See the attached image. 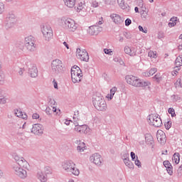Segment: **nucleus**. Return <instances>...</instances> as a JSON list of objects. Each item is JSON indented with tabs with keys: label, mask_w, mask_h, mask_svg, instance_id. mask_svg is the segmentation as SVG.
I'll return each mask as SVG.
<instances>
[{
	"label": "nucleus",
	"mask_w": 182,
	"mask_h": 182,
	"mask_svg": "<svg viewBox=\"0 0 182 182\" xmlns=\"http://www.w3.org/2000/svg\"><path fill=\"white\" fill-rule=\"evenodd\" d=\"M124 163L125 166H127V167H128L129 168H131V169L134 168V164H133V162H132V161H130L129 159H125L124 161Z\"/></svg>",
	"instance_id": "obj_30"
},
{
	"label": "nucleus",
	"mask_w": 182,
	"mask_h": 182,
	"mask_svg": "<svg viewBox=\"0 0 182 182\" xmlns=\"http://www.w3.org/2000/svg\"><path fill=\"white\" fill-rule=\"evenodd\" d=\"M90 161L91 163H94L96 166H102V162L103 161V159L102 158V156L99 154H93L90 157Z\"/></svg>",
	"instance_id": "obj_12"
},
{
	"label": "nucleus",
	"mask_w": 182,
	"mask_h": 182,
	"mask_svg": "<svg viewBox=\"0 0 182 182\" xmlns=\"http://www.w3.org/2000/svg\"><path fill=\"white\" fill-rule=\"evenodd\" d=\"M31 43H35V37L29 36L25 38V45H29Z\"/></svg>",
	"instance_id": "obj_25"
},
{
	"label": "nucleus",
	"mask_w": 182,
	"mask_h": 182,
	"mask_svg": "<svg viewBox=\"0 0 182 182\" xmlns=\"http://www.w3.org/2000/svg\"><path fill=\"white\" fill-rule=\"evenodd\" d=\"M51 69L54 75H59L63 72V64L59 59L53 60L51 63Z\"/></svg>",
	"instance_id": "obj_6"
},
{
	"label": "nucleus",
	"mask_w": 182,
	"mask_h": 182,
	"mask_svg": "<svg viewBox=\"0 0 182 182\" xmlns=\"http://www.w3.org/2000/svg\"><path fill=\"white\" fill-rule=\"evenodd\" d=\"M23 72H25V70H23V68H19L18 75H20V76H22L23 75Z\"/></svg>",
	"instance_id": "obj_58"
},
{
	"label": "nucleus",
	"mask_w": 182,
	"mask_h": 182,
	"mask_svg": "<svg viewBox=\"0 0 182 182\" xmlns=\"http://www.w3.org/2000/svg\"><path fill=\"white\" fill-rule=\"evenodd\" d=\"M129 153H127V151H125L121 153V158L122 159L123 161L129 159Z\"/></svg>",
	"instance_id": "obj_33"
},
{
	"label": "nucleus",
	"mask_w": 182,
	"mask_h": 182,
	"mask_svg": "<svg viewBox=\"0 0 182 182\" xmlns=\"http://www.w3.org/2000/svg\"><path fill=\"white\" fill-rule=\"evenodd\" d=\"M116 92H117V87H114L110 90L109 100H112V99H113V96H114Z\"/></svg>",
	"instance_id": "obj_35"
},
{
	"label": "nucleus",
	"mask_w": 182,
	"mask_h": 182,
	"mask_svg": "<svg viewBox=\"0 0 182 182\" xmlns=\"http://www.w3.org/2000/svg\"><path fill=\"white\" fill-rule=\"evenodd\" d=\"M176 25H177V23L176 22H169L168 23V26L169 28H173V26H176Z\"/></svg>",
	"instance_id": "obj_56"
},
{
	"label": "nucleus",
	"mask_w": 182,
	"mask_h": 182,
	"mask_svg": "<svg viewBox=\"0 0 182 182\" xmlns=\"http://www.w3.org/2000/svg\"><path fill=\"white\" fill-rule=\"evenodd\" d=\"M7 23H6V29L12 28L15 23H16V17L14 14H9L6 18Z\"/></svg>",
	"instance_id": "obj_10"
},
{
	"label": "nucleus",
	"mask_w": 182,
	"mask_h": 182,
	"mask_svg": "<svg viewBox=\"0 0 182 182\" xmlns=\"http://www.w3.org/2000/svg\"><path fill=\"white\" fill-rule=\"evenodd\" d=\"M16 176L20 177V178H26V176H28L26 171L25 169H22L19 172H17Z\"/></svg>",
	"instance_id": "obj_28"
},
{
	"label": "nucleus",
	"mask_w": 182,
	"mask_h": 182,
	"mask_svg": "<svg viewBox=\"0 0 182 182\" xmlns=\"http://www.w3.org/2000/svg\"><path fill=\"white\" fill-rule=\"evenodd\" d=\"M31 133H33V134H37L38 136H39V134H42V133H43V126H42L41 124H33Z\"/></svg>",
	"instance_id": "obj_14"
},
{
	"label": "nucleus",
	"mask_w": 182,
	"mask_h": 182,
	"mask_svg": "<svg viewBox=\"0 0 182 182\" xmlns=\"http://www.w3.org/2000/svg\"><path fill=\"white\" fill-rule=\"evenodd\" d=\"M44 174L46 176H48V174H51L52 173V168L49 166H46L44 168Z\"/></svg>",
	"instance_id": "obj_38"
},
{
	"label": "nucleus",
	"mask_w": 182,
	"mask_h": 182,
	"mask_svg": "<svg viewBox=\"0 0 182 182\" xmlns=\"http://www.w3.org/2000/svg\"><path fill=\"white\" fill-rule=\"evenodd\" d=\"M141 18H144V19H146V18H147V13H146L144 10H142L141 11Z\"/></svg>",
	"instance_id": "obj_48"
},
{
	"label": "nucleus",
	"mask_w": 182,
	"mask_h": 182,
	"mask_svg": "<svg viewBox=\"0 0 182 182\" xmlns=\"http://www.w3.org/2000/svg\"><path fill=\"white\" fill-rule=\"evenodd\" d=\"M37 178L40 180L41 182H47L48 181V176L45 174V173L42 171H38L37 172Z\"/></svg>",
	"instance_id": "obj_21"
},
{
	"label": "nucleus",
	"mask_w": 182,
	"mask_h": 182,
	"mask_svg": "<svg viewBox=\"0 0 182 182\" xmlns=\"http://www.w3.org/2000/svg\"><path fill=\"white\" fill-rule=\"evenodd\" d=\"M63 2L68 8H74L76 5V0H63Z\"/></svg>",
	"instance_id": "obj_23"
},
{
	"label": "nucleus",
	"mask_w": 182,
	"mask_h": 182,
	"mask_svg": "<svg viewBox=\"0 0 182 182\" xmlns=\"http://www.w3.org/2000/svg\"><path fill=\"white\" fill-rule=\"evenodd\" d=\"M153 79L154 80H156V82H157L158 83H160V82H161V75L160 73H156Z\"/></svg>",
	"instance_id": "obj_36"
},
{
	"label": "nucleus",
	"mask_w": 182,
	"mask_h": 182,
	"mask_svg": "<svg viewBox=\"0 0 182 182\" xmlns=\"http://www.w3.org/2000/svg\"><path fill=\"white\" fill-rule=\"evenodd\" d=\"M131 159L132 161H134V160H136V154H134V152L133 151L131 152Z\"/></svg>",
	"instance_id": "obj_55"
},
{
	"label": "nucleus",
	"mask_w": 182,
	"mask_h": 182,
	"mask_svg": "<svg viewBox=\"0 0 182 182\" xmlns=\"http://www.w3.org/2000/svg\"><path fill=\"white\" fill-rule=\"evenodd\" d=\"M172 160L176 164H178L180 163V154L178 152L175 153L172 156Z\"/></svg>",
	"instance_id": "obj_29"
},
{
	"label": "nucleus",
	"mask_w": 182,
	"mask_h": 182,
	"mask_svg": "<svg viewBox=\"0 0 182 182\" xmlns=\"http://www.w3.org/2000/svg\"><path fill=\"white\" fill-rule=\"evenodd\" d=\"M22 167H23V166H21L19 165H15L13 168L14 170L15 174H18V173H19V171H21V170L23 169Z\"/></svg>",
	"instance_id": "obj_37"
},
{
	"label": "nucleus",
	"mask_w": 182,
	"mask_h": 182,
	"mask_svg": "<svg viewBox=\"0 0 182 182\" xmlns=\"http://www.w3.org/2000/svg\"><path fill=\"white\" fill-rule=\"evenodd\" d=\"M171 98L173 100V102H178V100L181 99L180 96H178V95H171Z\"/></svg>",
	"instance_id": "obj_43"
},
{
	"label": "nucleus",
	"mask_w": 182,
	"mask_h": 182,
	"mask_svg": "<svg viewBox=\"0 0 182 182\" xmlns=\"http://www.w3.org/2000/svg\"><path fill=\"white\" fill-rule=\"evenodd\" d=\"M92 6H93V8H97L99 3L97 1H92Z\"/></svg>",
	"instance_id": "obj_53"
},
{
	"label": "nucleus",
	"mask_w": 182,
	"mask_h": 182,
	"mask_svg": "<svg viewBox=\"0 0 182 182\" xmlns=\"http://www.w3.org/2000/svg\"><path fill=\"white\" fill-rule=\"evenodd\" d=\"M171 22H176L177 23V21H178V18L177 17H172L170 19Z\"/></svg>",
	"instance_id": "obj_59"
},
{
	"label": "nucleus",
	"mask_w": 182,
	"mask_h": 182,
	"mask_svg": "<svg viewBox=\"0 0 182 182\" xmlns=\"http://www.w3.org/2000/svg\"><path fill=\"white\" fill-rule=\"evenodd\" d=\"M178 83V85L180 86V87H182V83H181V79H178L176 81V84Z\"/></svg>",
	"instance_id": "obj_62"
},
{
	"label": "nucleus",
	"mask_w": 182,
	"mask_h": 182,
	"mask_svg": "<svg viewBox=\"0 0 182 182\" xmlns=\"http://www.w3.org/2000/svg\"><path fill=\"white\" fill-rule=\"evenodd\" d=\"M56 110H57L56 107L51 106L50 107H48L46 109L45 112H46V114H50L52 113H56Z\"/></svg>",
	"instance_id": "obj_31"
},
{
	"label": "nucleus",
	"mask_w": 182,
	"mask_h": 182,
	"mask_svg": "<svg viewBox=\"0 0 182 182\" xmlns=\"http://www.w3.org/2000/svg\"><path fill=\"white\" fill-rule=\"evenodd\" d=\"M6 103V98L0 95V104L5 105Z\"/></svg>",
	"instance_id": "obj_45"
},
{
	"label": "nucleus",
	"mask_w": 182,
	"mask_h": 182,
	"mask_svg": "<svg viewBox=\"0 0 182 182\" xmlns=\"http://www.w3.org/2000/svg\"><path fill=\"white\" fill-rule=\"evenodd\" d=\"M25 46L28 50H30V52H33L36 48V45H35V43H33L31 44H25Z\"/></svg>",
	"instance_id": "obj_32"
},
{
	"label": "nucleus",
	"mask_w": 182,
	"mask_h": 182,
	"mask_svg": "<svg viewBox=\"0 0 182 182\" xmlns=\"http://www.w3.org/2000/svg\"><path fill=\"white\" fill-rule=\"evenodd\" d=\"M148 56L149 58H151V59H156V58H157V52L156 51H153V50H150L148 53Z\"/></svg>",
	"instance_id": "obj_34"
},
{
	"label": "nucleus",
	"mask_w": 182,
	"mask_h": 182,
	"mask_svg": "<svg viewBox=\"0 0 182 182\" xmlns=\"http://www.w3.org/2000/svg\"><path fill=\"white\" fill-rule=\"evenodd\" d=\"M103 31V28L99 26H91L89 27L87 32L89 35H91V36H95L96 35H99L100 32Z\"/></svg>",
	"instance_id": "obj_11"
},
{
	"label": "nucleus",
	"mask_w": 182,
	"mask_h": 182,
	"mask_svg": "<svg viewBox=\"0 0 182 182\" xmlns=\"http://www.w3.org/2000/svg\"><path fill=\"white\" fill-rule=\"evenodd\" d=\"M83 77V73H82V70L78 66H76L73 69H71V79L73 83H79L82 82Z\"/></svg>",
	"instance_id": "obj_5"
},
{
	"label": "nucleus",
	"mask_w": 182,
	"mask_h": 182,
	"mask_svg": "<svg viewBox=\"0 0 182 182\" xmlns=\"http://www.w3.org/2000/svg\"><path fill=\"white\" fill-rule=\"evenodd\" d=\"M117 3L122 9H126V6L124 5V0H117Z\"/></svg>",
	"instance_id": "obj_41"
},
{
	"label": "nucleus",
	"mask_w": 182,
	"mask_h": 182,
	"mask_svg": "<svg viewBox=\"0 0 182 182\" xmlns=\"http://www.w3.org/2000/svg\"><path fill=\"white\" fill-rule=\"evenodd\" d=\"M74 117H73V119H75V120H76V119H77V116H79V111H75L74 112Z\"/></svg>",
	"instance_id": "obj_61"
},
{
	"label": "nucleus",
	"mask_w": 182,
	"mask_h": 182,
	"mask_svg": "<svg viewBox=\"0 0 182 182\" xmlns=\"http://www.w3.org/2000/svg\"><path fill=\"white\" fill-rule=\"evenodd\" d=\"M54 89H58V82L56 81H53Z\"/></svg>",
	"instance_id": "obj_63"
},
{
	"label": "nucleus",
	"mask_w": 182,
	"mask_h": 182,
	"mask_svg": "<svg viewBox=\"0 0 182 182\" xmlns=\"http://www.w3.org/2000/svg\"><path fill=\"white\" fill-rule=\"evenodd\" d=\"M175 63L176 65V68H178V66H182V59L181 57L176 58L175 60Z\"/></svg>",
	"instance_id": "obj_39"
},
{
	"label": "nucleus",
	"mask_w": 182,
	"mask_h": 182,
	"mask_svg": "<svg viewBox=\"0 0 182 182\" xmlns=\"http://www.w3.org/2000/svg\"><path fill=\"white\" fill-rule=\"evenodd\" d=\"M177 174H178V177H181V174H182V165H181L179 166V168H178Z\"/></svg>",
	"instance_id": "obj_46"
},
{
	"label": "nucleus",
	"mask_w": 182,
	"mask_h": 182,
	"mask_svg": "<svg viewBox=\"0 0 182 182\" xmlns=\"http://www.w3.org/2000/svg\"><path fill=\"white\" fill-rule=\"evenodd\" d=\"M132 25V20L130 18H127L125 20V26H130Z\"/></svg>",
	"instance_id": "obj_47"
},
{
	"label": "nucleus",
	"mask_w": 182,
	"mask_h": 182,
	"mask_svg": "<svg viewBox=\"0 0 182 182\" xmlns=\"http://www.w3.org/2000/svg\"><path fill=\"white\" fill-rule=\"evenodd\" d=\"M147 119L150 126H154V127H161V124H163L161 118L159 115L151 114L147 117Z\"/></svg>",
	"instance_id": "obj_8"
},
{
	"label": "nucleus",
	"mask_w": 182,
	"mask_h": 182,
	"mask_svg": "<svg viewBox=\"0 0 182 182\" xmlns=\"http://www.w3.org/2000/svg\"><path fill=\"white\" fill-rule=\"evenodd\" d=\"M145 140L148 146H151V149H154V140L153 139V136L151 135L150 134L146 135Z\"/></svg>",
	"instance_id": "obj_22"
},
{
	"label": "nucleus",
	"mask_w": 182,
	"mask_h": 182,
	"mask_svg": "<svg viewBox=\"0 0 182 182\" xmlns=\"http://www.w3.org/2000/svg\"><path fill=\"white\" fill-rule=\"evenodd\" d=\"M41 32L43 35V39L46 42H49L53 38V31L50 26L46 24L41 28Z\"/></svg>",
	"instance_id": "obj_7"
},
{
	"label": "nucleus",
	"mask_w": 182,
	"mask_h": 182,
	"mask_svg": "<svg viewBox=\"0 0 182 182\" xmlns=\"http://www.w3.org/2000/svg\"><path fill=\"white\" fill-rule=\"evenodd\" d=\"M58 23L61 28L66 29L70 32H75L77 29V24L75 22V20L68 18V17H61L58 20Z\"/></svg>",
	"instance_id": "obj_1"
},
{
	"label": "nucleus",
	"mask_w": 182,
	"mask_h": 182,
	"mask_svg": "<svg viewBox=\"0 0 182 182\" xmlns=\"http://www.w3.org/2000/svg\"><path fill=\"white\" fill-rule=\"evenodd\" d=\"M156 138L161 144H164L166 141H167V138L166 137V134L163 132V131H161V134H156Z\"/></svg>",
	"instance_id": "obj_19"
},
{
	"label": "nucleus",
	"mask_w": 182,
	"mask_h": 182,
	"mask_svg": "<svg viewBox=\"0 0 182 182\" xmlns=\"http://www.w3.org/2000/svg\"><path fill=\"white\" fill-rule=\"evenodd\" d=\"M28 73L31 77H37L38 68H36V65L33 64L30 68H28Z\"/></svg>",
	"instance_id": "obj_17"
},
{
	"label": "nucleus",
	"mask_w": 182,
	"mask_h": 182,
	"mask_svg": "<svg viewBox=\"0 0 182 182\" xmlns=\"http://www.w3.org/2000/svg\"><path fill=\"white\" fill-rule=\"evenodd\" d=\"M163 164L164 167H166V171L169 174V176H173V166L170 164V161H164L163 162Z\"/></svg>",
	"instance_id": "obj_20"
},
{
	"label": "nucleus",
	"mask_w": 182,
	"mask_h": 182,
	"mask_svg": "<svg viewBox=\"0 0 182 182\" xmlns=\"http://www.w3.org/2000/svg\"><path fill=\"white\" fill-rule=\"evenodd\" d=\"M168 113L171 115V117H176V110H174V108H168Z\"/></svg>",
	"instance_id": "obj_40"
},
{
	"label": "nucleus",
	"mask_w": 182,
	"mask_h": 182,
	"mask_svg": "<svg viewBox=\"0 0 182 182\" xmlns=\"http://www.w3.org/2000/svg\"><path fill=\"white\" fill-rule=\"evenodd\" d=\"M104 52L106 55H112V50L110 49L105 48Z\"/></svg>",
	"instance_id": "obj_52"
},
{
	"label": "nucleus",
	"mask_w": 182,
	"mask_h": 182,
	"mask_svg": "<svg viewBox=\"0 0 182 182\" xmlns=\"http://www.w3.org/2000/svg\"><path fill=\"white\" fill-rule=\"evenodd\" d=\"M124 52L129 56H136V48L134 47H129L128 46L124 47Z\"/></svg>",
	"instance_id": "obj_18"
},
{
	"label": "nucleus",
	"mask_w": 182,
	"mask_h": 182,
	"mask_svg": "<svg viewBox=\"0 0 182 182\" xmlns=\"http://www.w3.org/2000/svg\"><path fill=\"white\" fill-rule=\"evenodd\" d=\"M62 166L66 173H70L74 176H79V174H80V171H79L77 168H75L76 164H75V162L72 160L63 162Z\"/></svg>",
	"instance_id": "obj_4"
},
{
	"label": "nucleus",
	"mask_w": 182,
	"mask_h": 182,
	"mask_svg": "<svg viewBox=\"0 0 182 182\" xmlns=\"http://www.w3.org/2000/svg\"><path fill=\"white\" fill-rule=\"evenodd\" d=\"M32 117H33V119H39V114L34 113V114H33Z\"/></svg>",
	"instance_id": "obj_57"
},
{
	"label": "nucleus",
	"mask_w": 182,
	"mask_h": 182,
	"mask_svg": "<svg viewBox=\"0 0 182 182\" xmlns=\"http://www.w3.org/2000/svg\"><path fill=\"white\" fill-rule=\"evenodd\" d=\"M164 38V33L162 31L159 32L158 33V39H163Z\"/></svg>",
	"instance_id": "obj_50"
},
{
	"label": "nucleus",
	"mask_w": 182,
	"mask_h": 182,
	"mask_svg": "<svg viewBox=\"0 0 182 182\" xmlns=\"http://www.w3.org/2000/svg\"><path fill=\"white\" fill-rule=\"evenodd\" d=\"M156 72H157V68H151V70H149V71L145 72L144 76L149 77L150 76H152V75H154Z\"/></svg>",
	"instance_id": "obj_27"
},
{
	"label": "nucleus",
	"mask_w": 182,
	"mask_h": 182,
	"mask_svg": "<svg viewBox=\"0 0 182 182\" xmlns=\"http://www.w3.org/2000/svg\"><path fill=\"white\" fill-rule=\"evenodd\" d=\"M74 130L78 132V133L86 134H87V125H75Z\"/></svg>",
	"instance_id": "obj_16"
},
{
	"label": "nucleus",
	"mask_w": 182,
	"mask_h": 182,
	"mask_svg": "<svg viewBox=\"0 0 182 182\" xmlns=\"http://www.w3.org/2000/svg\"><path fill=\"white\" fill-rule=\"evenodd\" d=\"M76 55L78 59L82 60L83 62H89V53L86 50H80V48H77Z\"/></svg>",
	"instance_id": "obj_9"
},
{
	"label": "nucleus",
	"mask_w": 182,
	"mask_h": 182,
	"mask_svg": "<svg viewBox=\"0 0 182 182\" xmlns=\"http://www.w3.org/2000/svg\"><path fill=\"white\" fill-rule=\"evenodd\" d=\"M92 105L95 108L100 112H106L107 109V105L103 96L95 95L92 97Z\"/></svg>",
	"instance_id": "obj_3"
},
{
	"label": "nucleus",
	"mask_w": 182,
	"mask_h": 182,
	"mask_svg": "<svg viewBox=\"0 0 182 182\" xmlns=\"http://www.w3.org/2000/svg\"><path fill=\"white\" fill-rule=\"evenodd\" d=\"M82 11V12H86V4H85V1L80 2L77 6V12H80Z\"/></svg>",
	"instance_id": "obj_24"
},
{
	"label": "nucleus",
	"mask_w": 182,
	"mask_h": 182,
	"mask_svg": "<svg viewBox=\"0 0 182 182\" xmlns=\"http://www.w3.org/2000/svg\"><path fill=\"white\" fill-rule=\"evenodd\" d=\"M138 28L140 32H143V33H147V30H144V28H143V26H139Z\"/></svg>",
	"instance_id": "obj_54"
},
{
	"label": "nucleus",
	"mask_w": 182,
	"mask_h": 182,
	"mask_svg": "<svg viewBox=\"0 0 182 182\" xmlns=\"http://www.w3.org/2000/svg\"><path fill=\"white\" fill-rule=\"evenodd\" d=\"M171 128V121L169 120L165 123V129H166V130H170Z\"/></svg>",
	"instance_id": "obj_44"
},
{
	"label": "nucleus",
	"mask_w": 182,
	"mask_h": 182,
	"mask_svg": "<svg viewBox=\"0 0 182 182\" xmlns=\"http://www.w3.org/2000/svg\"><path fill=\"white\" fill-rule=\"evenodd\" d=\"M13 157L15 161H16L17 166H20V167H26L28 166V161L23 157H21L16 154H14Z\"/></svg>",
	"instance_id": "obj_13"
},
{
	"label": "nucleus",
	"mask_w": 182,
	"mask_h": 182,
	"mask_svg": "<svg viewBox=\"0 0 182 182\" xmlns=\"http://www.w3.org/2000/svg\"><path fill=\"white\" fill-rule=\"evenodd\" d=\"M111 19H112L113 22L116 25H122L123 22H124V18H123L120 15L116 14H112L110 15Z\"/></svg>",
	"instance_id": "obj_15"
},
{
	"label": "nucleus",
	"mask_w": 182,
	"mask_h": 182,
	"mask_svg": "<svg viewBox=\"0 0 182 182\" xmlns=\"http://www.w3.org/2000/svg\"><path fill=\"white\" fill-rule=\"evenodd\" d=\"M77 150L78 153H82L86 150V144L84 142L80 143L77 146Z\"/></svg>",
	"instance_id": "obj_26"
},
{
	"label": "nucleus",
	"mask_w": 182,
	"mask_h": 182,
	"mask_svg": "<svg viewBox=\"0 0 182 182\" xmlns=\"http://www.w3.org/2000/svg\"><path fill=\"white\" fill-rule=\"evenodd\" d=\"M136 159H138L137 156H136ZM135 166H137L138 167H141V162H140V161L139 159H136L135 160Z\"/></svg>",
	"instance_id": "obj_51"
},
{
	"label": "nucleus",
	"mask_w": 182,
	"mask_h": 182,
	"mask_svg": "<svg viewBox=\"0 0 182 182\" xmlns=\"http://www.w3.org/2000/svg\"><path fill=\"white\" fill-rule=\"evenodd\" d=\"M96 25H103V18L101 17V18H100L99 21L97 23H96Z\"/></svg>",
	"instance_id": "obj_60"
},
{
	"label": "nucleus",
	"mask_w": 182,
	"mask_h": 182,
	"mask_svg": "<svg viewBox=\"0 0 182 182\" xmlns=\"http://www.w3.org/2000/svg\"><path fill=\"white\" fill-rule=\"evenodd\" d=\"M5 82V74L0 71V85H4Z\"/></svg>",
	"instance_id": "obj_42"
},
{
	"label": "nucleus",
	"mask_w": 182,
	"mask_h": 182,
	"mask_svg": "<svg viewBox=\"0 0 182 182\" xmlns=\"http://www.w3.org/2000/svg\"><path fill=\"white\" fill-rule=\"evenodd\" d=\"M104 1L106 5H110V3L112 2L111 0H104Z\"/></svg>",
	"instance_id": "obj_64"
},
{
	"label": "nucleus",
	"mask_w": 182,
	"mask_h": 182,
	"mask_svg": "<svg viewBox=\"0 0 182 182\" xmlns=\"http://www.w3.org/2000/svg\"><path fill=\"white\" fill-rule=\"evenodd\" d=\"M4 9H5V6L4 5V3L0 2V14L4 12Z\"/></svg>",
	"instance_id": "obj_49"
},
{
	"label": "nucleus",
	"mask_w": 182,
	"mask_h": 182,
	"mask_svg": "<svg viewBox=\"0 0 182 182\" xmlns=\"http://www.w3.org/2000/svg\"><path fill=\"white\" fill-rule=\"evenodd\" d=\"M125 79L128 85H131V86H134V87H146V86L151 85L150 82L141 80L138 77L134 75H127Z\"/></svg>",
	"instance_id": "obj_2"
}]
</instances>
